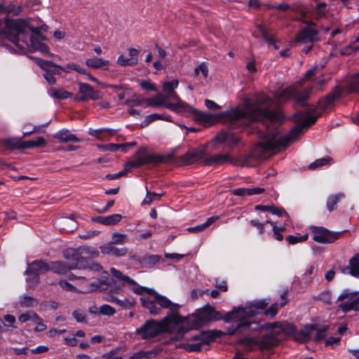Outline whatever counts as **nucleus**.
Returning a JSON list of instances; mask_svg holds the SVG:
<instances>
[{
  "instance_id": "nucleus-1",
  "label": "nucleus",
  "mask_w": 359,
  "mask_h": 359,
  "mask_svg": "<svg viewBox=\"0 0 359 359\" xmlns=\"http://www.w3.org/2000/svg\"><path fill=\"white\" fill-rule=\"evenodd\" d=\"M271 99L264 96L256 102L250 109L236 108L224 113L232 129L242 131L245 127L254 122H261L266 126V132L260 134L262 141L257 143V148L265 151H272L280 147H287L292 140H295L303 133V129L315 124L320 114L316 115V109H309L306 117L301 123L292 128L289 134L280 136V126L283 123L285 116L279 111L271 109L269 105Z\"/></svg>"
},
{
  "instance_id": "nucleus-2",
  "label": "nucleus",
  "mask_w": 359,
  "mask_h": 359,
  "mask_svg": "<svg viewBox=\"0 0 359 359\" xmlns=\"http://www.w3.org/2000/svg\"><path fill=\"white\" fill-rule=\"evenodd\" d=\"M268 304L269 302L264 300L257 301L248 304L245 307L235 308L224 316L219 311H216L213 306L208 305L198 312L196 324L201 325L210 321H218L220 320H223L225 322L238 320L240 321V323L237 327L239 328L241 326L250 324L249 322L243 323V320H244L247 316H256L262 313Z\"/></svg>"
},
{
  "instance_id": "nucleus-3",
  "label": "nucleus",
  "mask_w": 359,
  "mask_h": 359,
  "mask_svg": "<svg viewBox=\"0 0 359 359\" xmlns=\"http://www.w3.org/2000/svg\"><path fill=\"white\" fill-rule=\"evenodd\" d=\"M98 255V251L92 250L89 247L67 249L64 251L63 256L69 262H52L49 264L50 271L59 274H65L72 269H90L99 271L102 269V266L89 259V257H97Z\"/></svg>"
},
{
  "instance_id": "nucleus-4",
  "label": "nucleus",
  "mask_w": 359,
  "mask_h": 359,
  "mask_svg": "<svg viewBox=\"0 0 359 359\" xmlns=\"http://www.w3.org/2000/svg\"><path fill=\"white\" fill-rule=\"evenodd\" d=\"M5 25L6 29L0 32V37L7 39L21 50H24L26 47L29 46V43L27 41V29L32 32L31 36H37L41 41L47 39V37L42 34V32L48 31V27L45 24L39 27H34L25 19L6 18Z\"/></svg>"
},
{
  "instance_id": "nucleus-5",
  "label": "nucleus",
  "mask_w": 359,
  "mask_h": 359,
  "mask_svg": "<svg viewBox=\"0 0 359 359\" xmlns=\"http://www.w3.org/2000/svg\"><path fill=\"white\" fill-rule=\"evenodd\" d=\"M110 271L113 276L118 280L123 286L128 287L134 293L137 294H142L145 292L151 294L155 298L156 304H158L161 308L170 310L172 311L171 313H178L177 311L180 307L179 304L172 303L167 297L159 294L152 288H147L139 285L135 280L132 279L128 276L123 274L121 271L114 267L110 269Z\"/></svg>"
},
{
  "instance_id": "nucleus-6",
  "label": "nucleus",
  "mask_w": 359,
  "mask_h": 359,
  "mask_svg": "<svg viewBox=\"0 0 359 359\" xmlns=\"http://www.w3.org/2000/svg\"><path fill=\"white\" fill-rule=\"evenodd\" d=\"M181 317L179 313H169L161 321L149 320L137 329L136 333L141 336L143 339L152 338L165 331L168 330V325L171 323H179Z\"/></svg>"
},
{
  "instance_id": "nucleus-7",
  "label": "nucleus",
  "mask_w": 359,
  "mask_h": 359,
  "mask_svg": "<svg viewBox=\"0 0 359 359\" xmlns=\"http://www.w3.org/2000/svg\"><path fill=\"white\" fill-rule=\"evenodd\" d=\"M163 99L166 101L167 100H172L174 102L173 104L178 106L176 110H172L176 113H182L186 115H193L195 119L199 122L209 123L212 121V115L210 114L201 112L196 109L191 107L187 102L181 100L177 93L174 90L172 92L163 94Z\"/></svg>"
},
{
  "instance_id": "nucleus-8",
  "label": "nucleus",
  "mask_w": 359,
  "mask_h": 359,
  "mask_svg": "<svg viewBox=\"0 0 359 359\" xmlns=\"http://www.w3.org/2000/svg\"><path fill=\"white\" fill-rule=\"evenodd\" d=\"M343 90L348 93H359V72L350 79L344 88H342L340 86H336L328 95L319 100L318 104L320 109L325 110L330 107L341 97Z\"/></svg>"
},
{
  "instance_id": "nucleus-9",
  "label": "nucleus",
  "mask_w": 359,
  "mask_h": 359,
  "mask_svg": "<svg viewBox=\"0 0 359 359\" xmlns=\"http://www.w3.org/2000/svg\"><path fill=\"white\" fill-rule=\"evenodd\" d=\"M312 90L313 88L310 87L299 90L294 86H291L281 90L277 95V98L280 102L294 100L297 104L304 107L308 105L307 100L310 97Z\"/></svg>"
},
{
  "instance_id": "nucleus-10",
  "label": "nucleus",
  "mask_w": 359,
  "mask_h": 359,
  "mask_svg": "<svg viewBox=\"0 0 359 359\" xmlns=\"http://www.w3.org/2000/svg\"><path fill=\"white\" fill-rule=\"evenodd\" d=\"M311 229L315 233L313 240L320 243L334 242L343 232L330 231L322 226H312Z\"/></svg>"
},
{
  "instance_id": "nucleus-11",
  "label": "nucleus",
  "mask_w": 359,
  "mask_h": 359,
  "mask_svg": "<svg viewBox=\"0 0 359 359\" xmlns=\"http://www.w3.org/2000/svg\"><path fill=\"white\" fill-rule=\"evenodd\" d=\"M337 300L342 302L339 306L344 312L351 310L359 311V308H357L359 304V293L358 292L344 291L340 294Z\"/></svg>"
},
{
  "instance_id": "nucleus-12",
  "label": "nucleus",
  "mask_w": 359,
  "mask_h": 359,
  "mask_svg": "<svg viewBox=\"0 0 359 359\" xmlns=\"http://www.w3.org/2000/svg\"><path fill=\"white\" fill-rule=\"evenodd\" d=\"M79 93L81 95H76L74 97V100L77 102H87L89 100H97L102 97V92L95 90L90 84L82 82L79 83Z\"/></svg>"
},
{
  "instance_id": "nucleus-13",
  "label": "nucleus",
  "mask_w": 359,
  "mask_h": 359,
  "mask_svg": "<svg viewBox=\"0 0 359 359\" xmlns=\"http://www.w3.org/2000/svg\"><path fill=\"white\" fill-rule=\"evenodd\" d=\"M320 41V36L318 30L310 27H304L297 34L293 43H314Z\"/></svg>"
},
{
  "instance_id": "nucleus-14",
  "label": "nucleus",
  "mask_w": 359,
  "mask_h": 359,
  "mask_svg": "<svg viewBox=\"0 0 359 359\" xmlns=\"http://www.w3.org/2000/svg\"><path fill=\"white\" fill-rule=\"evenodd\" d=\"M137 161L142 163L141 167L151 163H158L165 161V158L160 155L150 154L147 148L140 147L135 155Z\"/></svg>"
},
{
  "instance_id": "nucleus-15",
  "label": "nucleus",
  "mask_w": 359,
  "mask_h": 359,
  "mask_svg": "<svg viewBox=\"0 0 359 359\" xmlns=\"http://www.w3.org/2000/svg\"><path fill=\"white\" fill-rule=\"evenodd\" d=\"M205 153V147L203 145L194 148L180 156V160L186 165L194 163L203 158Z\"/></svg>"
},
{
  "instance_id": "nucleus-16",
  "label": "nucleus",
  "mask_w": 359,
  "mask_h": 359,
  "mask_svg": "<svg viewBox=\"0 0 359 359\" xmlns=\"http://www.w3.org/2000/svg\"><path fill=\"white\" fill-rule=\"evenodd\" d=\"M49 271H50L49 264L41 259H39L27 264L25 274L34 273L39 276L40 273H43Z\"/></svg>"
},
{
  "instance_id": "nucleus-17",
  "label": "nucleus",
  "mask_w": 359,
  "mask_h": 359,
  "mask_svg": "<svg viewBox=\"0 0 359 359\" xmlns=\"http://www.w3.org/2000/svg\"><path fill=\"white\" fill-rule=\"evenodd\" d=\"M339 269L344 274L359 278V254L355 255L349 259L348 266H340Z\"/></svg>"
},
{
  "instance_id": "nucleus-18",
  "label": "nucleus",
  "mask_w": 359,
  "mask_h": 359,
  "mask_svg": "<svg viewBox=\"0 0 359 359\" xmlns=\"http://www.w3.org/2000/svg\"><path fill=\"white\" fill-rule=\"evenodd\" d=\"M36 62L44 72L53 75H59L60 74V71H65L63 67L58 65L50 60L36 58Z\"/></svg>"
},
{
  "instance_id": "nucleus-19",
  "label": "nucleus",
  "mask_w": 359,
  "mask_h": 359,
  "mask_svg": "<svg viewBox=\"0 0 359 359\" xmlns=\"http://www.w3.org/2000/svg\"><path fill=\"white\" fill-rule=\"evenodd\" d=\"M226 163H233V159L230 157V156L228 154H218L213 156H208L205 157L203 161V165L208 166L214 165H222Z\"/></svg>"
},
{
  "instance_id": "nucleus-20",
  "label": "nucleus",
  "mask_w": 359,
  "mask_h": 359,
  "mask_svg": "<svg viewBox=\"0 0 359 359\" xmlns=\"http://www.w3.org/2000/svg\"><path fill=\"white\" fill-rule=\"evenodd\" d=\"M122 216L119 214H114L107 217H88L86 222H96L103 225L116 224L121 222Z\"/></svg>"
},
{
  "instance_id": "nucleus-21",
  "label": "nucleus",
  "mask_w": 359,
  "mask_h": 359,
  "mask_svg": "<svg viewBox=\"0 0 359 359\" xmlns=\"http://www.w3.org/2000/svg\"><path fill=\"white\" fill-rule=\"evenodd\" d=\"M101 252L103 254L112 255L116 257H121L126 255L128 249L126 247L118 248L113 243H107L100 247Z\"/></svg>"
},
{
  "instance_id": "nucleus-22",
  "label": "nucleus",
  "mask_w": 359,
  "mask_h": 359,
  "mask_svg": "<svg viewBox=\"0 0 359 359\" xmlns=\"http://www.w3.org/2000/svg\"><path fill=\"white\" fill-rule=\"evenodd\" d=\"M316 330V325H307L301 330L296 332L294 338L299 342H307L311 339L313 331Z\"/></svg>"
},
{
  "instance_id": "nucleus-23",
  "label": "nucleus",
  "mask_w": 359,
  "mask_h": 359,
  "mask_svg": "<svg viewBox=\"0 0 359 359\" xmlns=\"http://www.w3.org/2000/svg\"><path fill=\"white\" fill-rule=\"evenodd\" d=\"M216 140L219 143L227 144L229 147L237 145L241 142L240 137L235 135L231 132H224L218 134Z\"/></svg>"
},
{
  "instance_id": "nucleus-24",
  "label": "nucleus",
  "mask_w": 359,
  "mask_h": 359,
  "mask_svg": "<svg viewBox=\"0 0 359 359\" xmlns=\"http://www.w3.org/2000/svg\"><path fill=\"white\" fill-rule=\"evenodd\" d=\"M53 137L59 140L60 142L66 143L69 142H80L81 139L72 134L69 130L62 129L53 135Z\"/></svg>"
},
{
  "instance_id": "nucleus-25",
  "label": "nucleus",
  "mask_w": 359,
  "mask_h": 359,
  "mask_svg": "<svg viewBox=\"0 0 359 359\" xmlns=\"http://www.w3.org/2000/svg\"><path fill=\"white\" fill-rule=\"evenodd\" d=\"M43 41H41V39L37 36L29 37L30 46L34 50H39L43 55H48L53 57V54L50 52L49 47L43 43Z\"/></svg>"
},
{
  "instance_id": "nucleus-26",
  "label": "nucleus",
  "mask_w": 359,
  "mask_h": 359,
  "mask_svg": "<svg viewBox=\"0 0 359 359\" xmlns=\"http://www.w3.org/2000/svg\"><path fill=\"white\" fill-rule=\"evenodd\" d=\"M146 102L148 106L150 107H163L170 110H176L177 106L176 104H173L171 102H168L165 101L163 98L160 99L158 96L152 97L151 98L146 99Z\"/></svg>"
},
{
  "instance_id": "nucleus-27",
  "label": "nucleus",
  "mask_w": 359,
  "mask_h": 359,
  "mask_svg": "<svg viewBox=\"0 0 359 359\" xmlns=\"http://www.w3.org/2000/svg\"><path fill=\"white\" fill-rule=\"evenodd\" d=\"M222 332L216 330H208L202 332L198 334V340L202 344L208 345L211 341H214L215 339L219 337L222 335Z\"/></svg>"
},
{
  "instance_id": "nucleus-28",
  "label": "nucleus",
  "mask_w": 359,
  "mask_h": 359,
  "mask_svg": "<svg viewBox=\"0 0 359 359\" xmlns=\"http://www.w3.org/2000/svg\"><path fill=\"white\" fill-rule=\"evenodd\" d=\"M265 189L259 187L238 188L232 191L234 196H252L264 193Z\"/></svg>"
},
{
  "instance_id": "nucleus-29",
  "label": "nucleus",
  "mask_w": 359,
  "mask_h": 359,
  "mask_svg": "<svg viewBox=\"0 0 359 359\" xmlns=\"http://www.w3.org/2000/svg\"><path fill=\"white\" fill-rule=\"evenodd\" d=\"M345 198V195L343 193H338L337 194H332L328 196L326 202V207L329 212H332L337 208V204L343 198Z\"/></svg>"
},
{
  "instance_id": "nucleus-30",
  "label": "nucleus",
  "mask_w": 359,
  "mask_h": 359,
  "mask_svg": "<svg viewBox=\"0 0 359 359\" xmlns=\"http://www.w3.org/2000/svg\"><path fill=\"white\" fill-rule=\"evenodd\" d=\"M4 147L8 149H25V141H20L15 138H7L2 141Z\"/></svg>"
},
{
  "instance_id": "nucleus-31",
  "label": "nucleus",
  "mask_w": 359,
  "mask_h": 359,
  "mask_svg": "<svg viewBox=\"0 0 359 359\" xmlns=\"http://www.w3.org/2000/svg\"><path fill=\"white\" fill-rule=\"evenodd\" d=\"M160 261V257L155 255H145L138 258V262L144 267H152Z\"/></svg>"
},
{
  "instance_id": "nucleus-32",
  "label": "nucleus",
  "mask_w": 359,
  "mask_h": 359,
  "mask_svg": "<svg viewBox=\"0 0 359 359\" xmlns=\"http://www.w3.org/2000/svg\"><path fill=\"white\" fill-rule=\"evenodd\" d=\"M156 120H163L170 122L171 116L168 114H152L146 116V118H144V121L142 123V126H147L151 123Z\"/></svg>"
},
{
  "instance_id": "nucleus-33",
  "label": "nucleus",
  "mask_w": 359,
  "mask_h": 359,
  "mask_svg": "<svg viewBox=\"0 0 359 359\" xmlns=\"http://www.w3.org/2000/svg\"><path fill=\"white\" fill-rule=\"evenodd\" d=\"M85 63L90 68L100 69L108 65L109 62L100 57H94L87 59Z\"/></svg>"
},
{
  "instance_id": "nucleus-34",
  "label": "nucleus",
  "mask_w": 359,
  "mask_h": 359,
  "mask_svg": "<svg viewBox=\"0 0 359 359\" xmlns=\"http://www.w3.org/2000/svg\"><path fill=\"white\" fill-rule=\"evenodd\" d=\"M141 303L144 307L147 309L149 311V313L151 315H158L160 313V309H158L156 306V302L154 301H151L147 297H141L140 298Z\"/></svg>"
},
{
  "instance_id": "nucleus-35",
  "label": "nucleus",
  "mask_w": 359,
  "mask_h": 359,
  "mask_svg": "<svg viewBox=\"0 0 359 359\" xmlns=\"http://www.w3.org/2000/svg\"><path fill=\"white\" fill-rule=\"evenodd\" d=\"M48 93L53 98L58 100H66L73 95L72 93L67 92L62 88H50Z\"/></svg>"
},
{
  "instance_id": "nucleus-36",
  "label": "nucleus",
  "mask_w": 359,
  "mask_h": 359,
  "mask_svg": "<svg viewBox=\"0 0 359 359\" xmlns=\"http://www.w3.org/2000/svg\"><path fill=\"white\" fill-rule=\"evenodd\" d=\"M331 161H332V158L330 156H326V157H324L322 158L317 159L309 165V169H310V170L317 169L320 167H322V166L329 164Z\"/></svg>"
},
{
  "instance_id": "nucleus-37",
  "label": "nucleus",
  "mask_w": 359,
  "mask_h": 359,
  "mask_svg": "<svg viewBox=\"0 0 359 359\" xmlns=\"http://www.w3.org/2000/svg\"><path fill=\"white\" fill-rule=\"evenodd\" d=\"M22 11V6H15V5L10 4L8 5H6L4 4V9L2 11V14H11L13 15H18Z\"/></svg>"
},
{
  "instance_id": "nucleus-38",
  "label": "nucleus",
  "mask_w": 359,
  "mask_h": 359,
  "mask_svg": "<svg viewBox=\"0 0 359 359\" xmlns=\"http://www.w3.org/2000/svg\"><path fill=\"white\" fill-rule=\"evenodd\" d=\"M103 132H108L110 136L115 135L116 134V130L114 129H107V128H100V129H92L90 128L88 131V134L91 136H94L97 139H102L100 133Z\"/></svg>"
},
{
  "instance_id": "nucleus-39",
  "label": "nucleus",
  "mask_w": 359,
  "mask_h": 359,
  "mask_svg": "<svg viewBox=\"0 0 359 359\" xmlns=\"http://www.w3.org/2000/svg\"><path fill=\"white\" fill-rule=\"evenodd\" d=\"M254 316H247L245 317V318L244 320H243V323H247V322H249L250 323V325H243V326H241V327H236L235 330H233V332H231V334H233V332H240L241 331V328H250L252 330H257L258 329V325L257 323H255V322H252L250 320V318L253 317ZM238 321V323L236 325V326L238 325V324L240 323V321L236 320Z\"/></svg>"
},
{
  "instance_id": "nucleus-40",
  "label": "nucleus",
  "mask_w": 359,
  "mask_h": 359,
  "mask_svg": "<svg viewBox=\"0 0 359 359\" xmlns=\"http://www.w3.org/2000/svg\"><path fill=\"white\" fill-rule=\"evenodd\" d=\"M46 144V140L42 137H38L34 140H27L25 141V147L26 149H31L34 147H39L45 145Z\"/></svg>"
},
{
  "instance_id": "nucleus-41",
  "label": "nucleus",
  "mask_w": 359,
  "mask_h": 359,
  "mask_svg": "<svg viewBox=\"0 0 359 359\" xmlns=\"http://www.w3.org/2000/svg\"><path fill=\"white\" fill-rule=\"evenodd\" d=\"M137 62L138 60L136 57L126 58L123 55H120L117 60V63L122 67L133 66L136 65Z\"/></svg>"
},
{
  "instance_id": "nucleus-42",
  "label": "nucleus",
  "mask_w": 359,
  "mask_h": 359,
  "mask_svg": "<svg viewBox=\"0 0 359 359\" xmlns=\"http://www.w3.org/2000/svg\"><path fill=\"white\" fill-rule=\"evenodd\" d=\"M165 194H156L155 192H150L147 189V196L144 198V200L142 202V204H151L153 201H159L161 198Z\"/></svg>"
},
{
  "instance_id": "nucleus-43",
  "label": "nucleus",
  "mask_w": 359,
  "mask_h": 359,
  "mask_svg": "<svg viewBox=\"0 0 359 359\" xmlns=\"http://www.w3.org/2000/svg\"><path fill=\"white\" fill-rule=\"evenodd\" d=\"M257 28L261 33L262 38L264 41L270 45H275V42H277L276 39H273L271 36L269 34L266 29L262 25H257Z\"/></svg>"
},
{
  "instance_id": "nucleus-44",
  "label": "nucleus",
  "mask_w": 359,
  "mask_h": 359,
  "mask_svg": "<svg viewBox=\"0 0 359 359\" xmlns=\"http://www.w3.org/2000/svg\"><path fill=\"white\" fill-rule=\"evenodd\" d=\"M178 84V81L175 79L165 82L163 86V94L174 91Z\"/></svg>"
},
{
  "instance_id": "nucleus-45",
  "label": "nucleus",
  "mask_w": 359,
  "mask_h": 359,
  "mask_svg": "<svg viewBox=\"0 0 359 359\" xmlns=\"http://www.w3.org/2000/svg\"><path fill=\"white\" fill-rule=\"evenodd\" d=\"M28 278L27 279V283L29 288L34 289L39 283V276L34 273H29L27 274Z\"/></svg>"
},
{
  "instance_id": "nucleus-46",
  "label": "nucleus",
  "mask_w": 359,
  "mask_h": 359,
  "mask_svg": "<svg viewBox=\"0 0 359 359\" xmlns=\"http://www.w3.org/2000/svg\"><path fill=\"white\" fill-rule=\"evenodd\" d=\"M269 212L272 213L273 215H277L280 217L288 218V213L285 211L284 208L276 207L274 205H271Z\"/></svg>"
},
{
  "instance_id": "nucleus-47",
  "label": "nucleus",
  "mask_w": 359,
  "mask_h": 359,
  "mask_svg": "<svg viewBox=\"0 0 359 359\" xmlns=\"http://www.w3.org/2000/svg\"><path fill=\"white\" fill-rule=\"evenodd\" d=\"M327 328L328 327L325 325L318 328V325H316V330H315L316 331L315 336V341L316 342H319L325 338Z\"/></svg>"
},
{
  "instance_id": "nucleus-48",
  "label": "nucleus",
  "mask_w": 359,
  "mask_h": 359,
  "mask_svg": "<svg viewBox=\"0 0 359 359\" xmlns=\"http://www.w3.org/2000/svg\"><path fill=\"white\" fill-rule=\"evenodd\" d=\"M99 313L102 315L111 316L116 313V310L108 304H103L99 308Z\"/></svg>"
},
{
  "instance_id": "nucleus-49",
  "label": "nucleus",
  "mask_w": 359,
  "mask_h": 359,
  "mask_svg": "<svg viewBox=\"0 0 359 359\" xmlns=\"http://www.w3.org/2000/svg\"><path fill=\"white\" fill-rule=\"evenodd\" d=\"M201 72L202 75L205 79H206L208 76V65L203 62L201 65H199L198 67H196L194 69V74L196 76H198L199 75V73Z\"/></svg>"
},
{
  "instance_id": "nucleus-50",
  "label": "nucleus",
  "mask_w": 359,
  "mask_h": 359,
  "mask_svg": "<svg viewBox=\"0 0 359 359\" xmlns=\"http://www.w3.org/2000/svg\"><path fill=\"white\" fill-rule=\"evenodd\" d=\"M127 240V236L126 234L114 233L112 236V240L109 243L113 245L122 244Z\"/></svg>"
},
{
  "instance_id": "nucleus-51",
  "label": "nucleus",
  "mask_w": 359,
  "mask_h": 359,
  "mask_svg": "<svg viewBox=\"0 0 359 359\" xmlns=\"http://www.w3.org/2000/svg\"><path fill=\"white\" fill-rule=\"evenodd\" d=\"M36 299L28 295H25L23 297L22 301H21V306L25 307H33L35 305H36Z\"/></svg>"
},
{
  "instance_id": "nucleus-52",
  "label": "nucleus",
  "mask_w": 359,
  "mask_h": 359,
  "mask_svg": "<svg viewBox=\"0 0 359 359\" xmlns=\"http://www.w3.org/2000/svg\"><path fill=\"white\" fill-rule=\"evenodd\" d=\"M308 234L306 233L304 236H289L286 238L287 241L290 244H296L301 241L307 240Z\"/></svg>"
},
{
  "instance_id": "nucleus-53",
  "label": "nucleus",
  "mask_w": 359,
  "mask_h": 359,
  "mask_svg": "<svg viewBox=\"0 0 359 359\" xmlns=\"http://www.w3.org/2000/svg\"><path fill=\"white\" fill-rule=\"evenodd\" d=\"M142 163H141L140 161H137L136 159L135 158V160H133V161L127 162L124 165V168H123V172H126V175H127L128 172H130L131 170V169H133L134 168L141 167Z\"/></svg>"
},
{
  "instance_id": "nucleus-54",
  "label": "nucleus",
  "mask_w": 359,
  "mask_h": 359,
  "mask_svg": "<svg viewBox=\"0 0 359 359\" xmlns=\"http://www.w3.org/2000/svg\"><path fill=\"white\" fill-rule=\"evenodd\" d=\"M327 6V4L324 2L319 3L314 8V12L318 16V18H320L325 14V8Z\"/></svg>"
},
{
  "instance_id": "nucleus-55",
  "label": "nucleus",
  "mask_w": 359,
  "mask_h": 359,
  "mask_svg": "<svg viewBox=\"0 0 359 359\" xmlns=\"http://www.w3.org/2000/svg\"><path fill=\"white\" fill-rule=\"evenodd\" d=\"M117 145L115 143H109L106 144H97V147L102 151H117Z\"/></svg>"
},
{
  "instance_id": "nucleus-56",
  "label": "nucleus",
  "mask_w": 359,
  "mask_h": 359,
  "mask_svg": "<svg viewBox=\"0 0 359 359\" xmlns=\"http://www.w3.org/2000/svg\"><path fill=\"white\" fill-rule=\"evenodd\" d=\"M99 232L100 231H92L91 229H89L88 231L81 232L79 236L83 239H89L95 236H97L99 233Z\"/></svg>"
},
{
  "instance_id": "nucleus-57",
  "label": "nucleus",
  "mask_w": 359,
  "mask_h": 359,
  "mask_svg": "<svg viewBox=\"0 0 359 359\" xmlns=\"http://www.w3.org/2000/svg\"><path fill=\"white\" fill-rule=\"evenodd\" d=\"M72 316L79 323H82L86 320V314L84 311L81 310H75L72 313Z\"/></svg>"
},
{
  "instance_id": "nucleus-58",
  "label": "nucleus",
  "mask_w": 359,
  "mask_h": 359,
  "mask_svg": "<svg viewBox=\"0 0 359 359\" xmlns=\"http://www.w3.org/2000/svg\"><path fill=\"white\" fill-rule=\"evenodd\" d=\"M215 287L222 292H226L228 290V285L224 280L217 278L215 280Z\"/></svg>"
},
{
  "instance_id": "nucleus-59",
  "label": "nucleus",
  "mask_w": 359,
  "mask_h": 359,
  "mask_svg": "<svg viewBox=\"0 0 359 359\" xmlns=\"http://www.w3.org/2000/svg\"><path fill=\"white\" fill-rule=\"evenodd\" d=\"M67 67L70 69L74 70L81 74H88V72L85 69L82 68L81 67L76 64L69 63L67 64Z\"/></svg>"
},
{
  "instance_id": "nucleus-60",
  "label": "nucleus",
  "mask_w": 359,
  "mask_h": 359,
  "mask_svg": "<svg viewBox=\"0 0 359 359\" xmlns=\"http://www.w3.org/2000/svg\"><path fill=\"white\" fill-rule=\"evenodd\" d=\"M140 86L144 90H151V91H156L157 90L156 86L154 84L151 83L148 81H141Z\"/></svg>"
},
{
  "instance_id": "nucleus-61",
  "label": "nucleus",
  "mask_w": 359,
  "mask_h": 359,
  "mask_svg": "<svg viewBox=\"0 0 359 359\" xmlns=\"http://www.w3.org/2000/svg\"><path fill=\"white\" fill-rule=\"evenodd\" d=\"M278 313V305L276 304H273L271 305V306L264 311V314L266 316H270L271 317L275 316Z\"/></svg>"
},
{
  "instance_id": "nucleus-62",
  "label": "nucleus",
  "mask_w": 359,
  "mask_h": 359,
  "mask_svg": "<svg viewBox=\"0 0 359 359\" xmlns=\"http://www.w3.org/2000/svg\"><path fill=\"white\" fill-rule=\"evenodd\" d=\"M272 230L274 238L278 241H281L283 236L280 231L283 230V227L278 228L277 226H273Z\"/></svg>"
},
{
  "instance_id": "nucleus-63",
  "label": "nucleus",
  "mask_w": 359,
  "mask_h": 359,
  "mask_svg": "<svg viewBox=\"0 0 359 359\" xmlns=\"http://www.w3.org/2000/svg\"><path fill=\"white\" fill-rule=\"evenodd\" d=\"M43 77L49 85L52 86L56 83V79L55 77V75L45 72V73L43 74Z\"/></svg>"
},
{
  "instance_id": "nucleus-64",
  "label": "nucleus",
  "mask_w": 359,
  "mask_h": 359,
  "mask_svg": "<svg viewBox=\"0 0 359 359\" xmlns=\"http://www.w3.org/2000/svg\"><path fill=\"white\" fill-rule=\"evenodd\" d=\"M48 350H49V348L46 346H39L36 348L32 349L31 352L33 354H41L43 353L48 352Z\"/></svg>"
}]
</instances>
